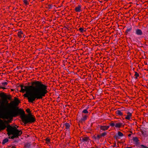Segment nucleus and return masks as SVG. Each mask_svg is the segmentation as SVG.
I'll return each instance as SVG.
<instances>
[{
	"instance_id": "f257e3e1",
	"label": "nucleus",
	"mask_w": 148,
	"mask_h": 148,
	"mask_svg": "<svg viewBox=\"0 0 148 148\" xmlns=\"http://www.w3.org/2000/svg\"><path fill=\"white\" fill-rule=\"evenodd\" d=\"M30 86L21 85V92L26 93L23 96L27 98L29 102L32 103L36 99H41L48 93L47 86L41 82L35 81L31 82Z\"/></svg>"
},
{
	"instance_id": "f03ea898",
	"label": "nucleus",
	"mask_w": 148,
	"mask_h": 148,
	"mask_svg": "<svg viewBox=\"0 0 148 148\" xmlns=\"http://www.w3.org/2000/svg\"><path fill=\"white\" fill-rule=\"evenodd\" d=\"M15 107L14 110L13 117L20 115L22 121L25 124L32 123L36 121V118L34 115L30 113L25 115L24 111L23 109H19L18 107Z\"/></svg>"
},
{
	"instance_id": "7ed1b4c3",
	"label": "nucleus",
	"mask_w": 148,
	"mask_h": 148,
	"mask_svg": "<svg viewBox=\"0 0 148 148\" xmlns=\"http://www.w3.org/2000/svg\"><path fill=\"white\" fill-rule=\"evenodd\" d=\"M7 131L8 136L11 134H14L17 138L20 136L22 134L21 130H18L16 127H12L10 125H8L7 127Z\"/></svg>"
},
{
	"instance_id": "20e7f679",
	"label": "nucleus",
	"mask_w": 148,
	"mask_h": 148,
	"mask_svg": "<svg viewBox=\"0 0 148 148\" xmlns=\"http://www.w3.org/2000/svg\"><path fill=\"white\" fill-rule=\"evenodd\" d=\"M5 122L6 121H3L0 119V131L4 130L7 127L5 124Z\"/></svg>"
},
{
	"instance_id": "39448f33",
	"label": "nucleus",
	"mask_w": 148,
	"mask_h": 148,
	"mask_svg": "<svg viewBox=\"0 0 148 148\" xmlns=\"http://www.w3.org/2000/svg\"><path fill=\"white\" fill-rule=\"evenodd\" d=\"M0 96L3 98L4 99L3 100V101L2 102L3 103L4 101H5L7 99H8L9 100H10L11 99V97L10 95H7L4 94V93H2L0 95ZM4 104V103H3Z\"/></svg>"
},
{
	"instance_id": "423d86ee",
	"label": "nucleus",
	"mask_w": 148,
	"mask_h": 148,
	"mask_svg": "<svg viewBox=\"0 0 148 148\" xmlns=\"http://www.w3.org/2000/svg\"><path fill=\"white\" fill-rule=\"evenodd\" d=\"M127 115H125V119L127 120H130L132 119V113L129 112H127L126 113Z\"/></svg>"
},
{
	"instance_id": "0eeeda50",
	"label": "nucleus",
	"mask_w": 148,
	"mask_h": 148,
	"mask_svg": "<svg viewBox=\"0 0 148 148\" xmlns=\"http://www.w3.org/2000/svg\"><path fill=\"white\" fill-rule=\"evenodd\" d=\"M18 36L20 38H21L23 37L25 38V35H24L23 32L22 31H19L18 33Z\"/></svg>"
},
{
	"instance_id": "6e6552de",
	"label": "nucleus",
	"mask_w": 148,
	"mask_h": 148,
	"mask_svg": "<svg viewBox=\"0 0 148 148\" xmlns=\"http://www.w3.org/2000/svg\"><path fill=\"white\" fill-rule=\"evenodd\" d=\"M109 126H100V128L101 130L105 131L107 130L109 127Z\"/></svg>"
},
{
	"instance_id": "1a4fd4ad",
	"label": "nucleus",
	"mask_w": 148,
	"mask_h": 148,
	"mask_svg": "<svg viewBox=\"0 0 148 148\" xmlns=\"http://www.w3.org/2000/svg\"><path fill=\"white\" fill-rule=\"evenodd\" d=\"M75 10L76 12H80L81 11V6L79 5L75 7Z\"/></svg>"
},
{
	"instance_id": "9d476101",
	"label": "nucleus",
	"mask_w": 148,
	"mask_h": 148,
	"mask_svg": "<svg viewBox=\"0 0 148 148\" xmlns=\"http://www.w3.org/2000/svg\"><path fill=\"white\" fill-rule=\"evenodd\" d=\"M123 125V123H115V127L117 128H120Z\"/></svg>"
},
{
	"instance_id": "9b49d317",
	"label": "nucleus",
	"mask_w": 148,
	"mask_h": 148,
	"mask_svg": "<svg viewBox=\"0 0 148 148\" xmlns=\"http://www.w3.org/2000/svg\"><path fill=\"white\" fill-rule=\"evenodd\" d=\"M136 34L138 35H142V31L139 29H137L136 30Z\"/></svg>"
},
{
	"instance_id": "f8f14e48",
	"label": "nucleus",
	"mask_w": 148,
	"mask_h": 148,
	"mask_svg": "<svg viewBox=\"0 0 148 148\" xmlns=\"http://www.w3.org/2000/svg\"><path fill=\"white\" fill-rule=\"evenodd\" d=\"M133 140L134 142L136 144H138L139 140L138 138L136 137H134L133 138Z\"/></svg>"
},
{
	"instance_id": "ddd939ff",
	"label": "nucleus",
	"mask_w": 148,
	"mask_h": 148,
	"mask_svg": "<svg viewBox=\"0 0 148 148\" xmlns=\"http://www.w3.org/2000/svg\"><path fill=\"white\" fill-rule=\"evenodd\" d=\"M116 114L119 116H122L123 115V113L121 111L118 110L116 112Z\"/></svg>"
},
{
	"instance_id": "4468645a",
	"label": "nucleus",
	"mask_w": 148,
	"mask_h": 148,
	"mask_svg": "<svg viewBox=\"0 0 148 148\" xmlns=\"http://www.w3.org/2000/svg\"><path fill=\"white\" fill-rule=\"evenodd\" d=\"M89 140V138L88 137H84L82 138V141L84 142H86L88 141Z\"/></svg>"
},
{
	"instance_id": "2eb2a0df",
	"label": "nucleus",
	"mask_w": 148,
	"mask_h": 148,
	"mask_svg": "<svg viewBox=\"0 0 148 148\" xmlns=\"http://www.w3.org/2000/svg\"><path fill=\"white\" fill-rule=\"evenodd\" d=\"M64 126L65 127V128L66 129H68L70 126V125L69 123H66L64 124Z\"/></svg>"
},
{
	"instance_id": "dca6fc26",
	"label": "nucleus",
	"mask_w": 148,
	"mask_h": 148,
	"mask_svg": "<svg viewBox=\"0 0 148 148\" xmlns=\"http://www.w3.org/2000/svg\"><path fill=\"white\" fill-rule=\"evenodd\" d=\"M87 116L86 115H83L82 118L81 119V120L82 121H84L87 119Z\"/></svg>"
},
{
	"instance_id": "f3484780",
	"label": "nucleus",
	"mask_w": 148,
	"mask_h": 148,
	"mask_svg": "<svg viewBox=\"0 0 148 148\" xmlns=\"http://www.w3.org/2000/svg\"><path fill=\"white\" fill-rule=\"evenodd\" d=\"M1 84L2 87H5L8 84V83L7 82H3L1 83Z\"/></svg>"
},
{
	"instance_id": "a211bd4d",
	"label": "nucleus",
	"mask_w": 148,
	"mask_h": 148,
	"mask_svg": "<svg viewBox=\"0 0 148 148\" xmlns=\"http://www.w3.org/2000/svg\"><path fill=\"white\" fill-rule=\"evenodd\" d=\"M117 134L120 137H122L123 135V133L120 131L118 132Z\"/></svg>"
},
{
	"instance_id": "6ab92c4d",
	"label": "nucleus",
	"mask_w": 148,
	"mask_h": 148,
	"mask_svg": "<svg viewBox=\"0 0 148 148\" xmlns=\"http://www.w3.org/2000/svg\"><path fill=\"white\" fill-rule=\"evenodd\" d=\"M134 73H135L134 76L135 77V78L137 79L138 77L139 76V74L136 72H134Z\"/></svg>"
},
{
	"instance_id": "aec40b11",
	"label": "nucleus",
	"mask_w": 148,
	"mask_h": 148,
	"mask_svg": "<svg viewBox=\"0 0 148 148\" xmlns=\"http://www.w3.org/2000/svg\"><path fill=\"white\" fill-rule=\"evenodd\" d=\"M132 29V28L131 27L129 28H127L125 31V33H127L128 32H130Z\"/></svg>"
},
{
	"instance_id": "412c9836",
	"label": "nucleus",
	"mask_w": 148,
	"mask_h": 148,
	"mask_svg": "<svg viewBox=\"0 0 148 148\" xmlns=\"http://www.w3.org/2000/svg\"><path fill=\"white\" fill-rule=\"evenodd\" d=\"M8 141V139L7 138L5 139L3 141L2 143L4 144Z\"/></svg>"
},
{
	"instance_id": "4be33fe9",
	"label": "nucleus",
	"mask_w": 148,
	"mask_h": 148,
	"mask_svg": "<svg viewBox=\"0 0 148 148\" xmlns=\"http://www.w3.org/2000/svg\"><path fill=\"white\" fill-rule=\"evenodd\" d=\"M45 140L46 141V143L47 144H48L49 143L50 140L48 138H46L45 139Z\"/></svg>"
},
{
	"instance_id": "5701e85b",
	"label": "nucleus",
	"mask_w": 148,
	"mask_h": 148,
	"mask_svg": "<svg viewBox=\"0 0 148 148\" xmlns=\"http://www.w3.org/2000/svg\"><path fill=\"white\" fill-rule=\"evenodd\" d=\"M110 125L111 127H113L114 126H115V123L113 122H111L110 123Z\"/></svg>"
},
{
	"instance_id": "b1692460",
	"label": "nucleus",
	"mask_w": 148,
	"mask_h": 148,
	"mask_svg": "<svg viewBox=\"0 0 148 148\" xmlns=\"http://www.w3.org/2000/svg\"><path fill=\"white\" fill-rule=\"evenodd\" d=\"M23 1L25 5H27L29 4L28 0H23Z\"/></svg>"
},
{
	"instance_id": "393cba45",
	"label": "nucleus",
	"mask_w": 148,
	"mask_h": 148,
	"mask_svg": "<svg viewBox=\"0 0 148 148\" xmlns=\"http://www.w3.org/2000/svg\"><path fill=\"white\" fill-rule=\"evenodd\" d=\"M140 146L141 148H148V147L143 145H141Z\"/></svg>"
},
{
	"instance_id": "a878e982",
	"label": "nucleus",
	"mask_w": 148,
	"mask_h": 148,
	"mask_svg": "<svg viewBox=\"0 0 148 148\" xmlns=\"http://www.w3.org/2000/svg\"><path fill=\"white\" fill-rule=\"evenodd\" d=\"M79 30L80 32L82 33L84 31V29L83 28L80 27L79 29Z\"/></svg>"
},
{
	"instance_id": "bb28decb",
	"label": "nucleus",
	"mask_w": 148,
	"mask_h": 148,
	"mask_svg": "<svg viewBox=\"0 0 148 148\" xmlns=\"http://www.w3.org/2000/svg\"><path fill=\"white\" fill-rule=\"evenodd\" d=\"M82 112L86 114L88 113V112L86 109H84L83 111Z\"/></svg>"
},
{
	"instance_id": "cd10ccee",
	"label": "nucleus",
	"mask_w": 148,
	"mask_h": 148,
	"mask_svg": "<svg viewBox=\"0 0 148 148\" xmlns=\"http://www.w3.org/2000/svg\"><path fill=\"white\" fill-rule=\"evenodd\" d=\"M13 135L11 137V139H14L15 138H17V137H16L15 135H14V134H12Z\"/></svg>"
},
{
	"instance_id": "c85d7f7f",
	"label": "nucleus",
	"mask_w": 148,
	"mask_h": 148,
	"mask_svg": "<svg viewBox=\"0 0 148 148\" xmlns=\"http://www.w3.org/2000/svg\"><path fill=\"white\" fill-rule=\"evenodd\" d=\"M26 111L27 113L30 112V110L29 109H27L26 110Z\"/></svg>"
},
{
	"instance_id": "c756f323",
	"label": "nucleus",
	"mask_w": 148,
	"mask_h": 148,
	"mask_svg": "<svg viewBox=\"0 0 148 148\" xmlns=\"http://www.w3.org/2000/svg\"><path fill=\"white\" fill-rule=\"evenodd\" d=\"M6 89V88L5 87H2V86H0V89Z\"/></svg>"
},
{
	"instance_id": "7c9ffc66",
	"label": "nucleus",
	"mask_w": 148,
	"mask_h": 148,
	"mask_svg": "<svg viewBox=\"0 0 148 148\" xmlns=\"http://www.w3.org/2000/svg\"><path fill=\"white\" fill-rule=\"evenodd\" d=\"M106 133H103L101 135L103 136L105 135H106Z\"/></svg>"
},
{
	"instance_id": "2f4dec72",
	"label": "nucleus",
	"mask_w": 148,
	"mask_h": 148,
	"mask_svg": "<svg viewBox=\"0 0 148 148\" xmlns=\"http://www.w3.org/2000/svg\"><path fill=\"white\" fill-rule=\"evenodd\" d=\"M11 148H16L14 146H12V147Z\"/></svg>"
},
{
	"instance_id": "473e14b6",
	"label": "nucleus",
	"mask_w": 148,
	"mask_h": 148,
	"mask_svg": "<svg viewBox=\"0 0 148 148\" xmlns=\"http://www.w3.org/2000/svg\"><path fill=\"white\" fill-rule=\"evenodd\" d=\"M131 135V134H129L128 135V136H130Z\"/></svg>"
}]
</instances>
